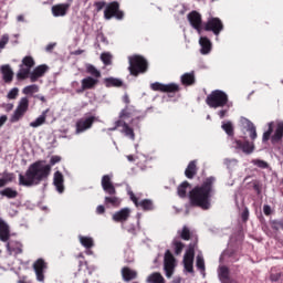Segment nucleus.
Masks as SVG:
<instances>
[{"instance_id":"1","label":"nucleus","mask_w":283,"mask_h":283,"mask_svg":"<svg viewBox=\"0 0 283 283\" xmlns=\"http://www.w3.org/2000/svg\"><path fill=\"white\" fill-rule=\"evenodd\" d=\"M62 158L59 155L52 156L50 165H44L45 161L39 160L31 164L25 171V175H19V185L21 187H34L41 185L42 180H46L48 176L52 171V167L61 163Z\"/></svg>"},{"instance_id":"2","label":"nucleus","mask_w":283,"mask_h":283,"mask_svg":"<svg viewBox=\"0 0 283 283\" xmlns=\"http://www.w3.org/2000/svg\"><path fill=\"white\" fill-rule=\"evenodd\" d=\"M216 177H207L200 186H196L189 192L191 207H199L203 211L211 209V197L216 192L213 189Z\"/></svg>"},{"instance_id":"3","label":"nucleus","mask_w":283,"mask_h":283,"mask_svg":"<svg viewBox=\"0 0 283 283\" xmlns=\"http://www.w3.org/2000/svg\"><path fill=\"white\" fill-rule=\"evenodd\" d=\"M221 127H222L223 132H226V134H228V136L231 137L232 149H235L237 151H242L247 156H249V155L253 154V151H255L254 143H250L249 140L242 142L241 139L233 138L235 132L233 129V124L231 122H227V123L222 124Z\"/></svg>"},{"instance_id":"4","label":"nucleus","mask_w":283,"mask_h":283,"mask_svg":"<svg viewBox=\"0 0 283 283\" xmlns=\"http://www.w3.org/2000/svg\"><path fill=\"white\" fill-rule=\"evenodd\" d=\"M206 104L211 109L227 107L229 105V95L224 91L214 90L206 97Z\"/></svg>"},{"instance_id":"5","label":"nucleus","mask_w":283,"mask_h":283,"mask_svg":"<svg viewBox=\"0 0 283 283\" xmlns=\"http://www.w3.org/2000/svg\"><path fill=\"white\" fill-rule=\"evenodd\" d=\"M128 72L130 76H140L149 70V63L143 55H132L128 57Z\"/></svg>"},{"instance_id":"6","label":"nucleus","mask_w":283,"mask_h":283,"mask_svg":"<svg viewBox=\"0 0 283 283\" xmlns=\"http://www.w3.org/2000/svg\"><path fill=\"white\" fill-rule=\"evenodd\" d=\"M36 65L34 57L31 55H27L22 59L21 64L19 65V71L17 72V78L19 81H25L30 78V74H32V67Z\"/></svg>"},{"instance_id":"7","label":"nucleus","mask_w":283,"mask_h":283,"mask_svg":"<svg viewBox=\"0 0 283 283\" xmlns=\"http://www.w3.org/2000/svg\"><path fill=\"white\" fill-rule=\"evenodd\" d=\"M124 17L125 12L120 11V3H118V1L108 3L104 10V19H106V21L114 18L120 21Z\"/></svg>"},{"instance_id":"8","label":"nucleus","mask_w":283,"mask_h":283,"mask_svg":"<svg viewBox=\"0 0 283 283\" xmlns=\"http://www.w3.org/2000/svg\"><path fill=\"white\" fill-rule=\"evenodd\" d=\"M28 109H30V99L28 97H22L11 116V123H19V120L28 114Z\"/></svg>"},{"instance_id":"9","label":"nucleus","mask_w":283,"mask_h":283,"mask_svg":"<svg viewBox=\"0 0 283 283\" xmlns=\"http://www.w3.org/2000/svg\"><path fill=\"white\" fill-rule=\"evenodd\" d=\"M203 30L206 32H212L214 36H220V32L224 30V24L220 18H210L205 24Z\"/></svg>"},{"instance_id":"10","label":"nucleus","mask_w":283,"mask_h":283,"mask_svg":"<svg viewBox=\"0 0 283 283\" xmlns=\"http://www.w3.org/2000/svg\"><path fill=\"white\" fill-rule=\"evenodd\" d=\"M150 88L153 92H161L163 94H177V92H180V85L176 83L163 84L155 82L150 84Z\"/></svg>"},{"instance_id":"11","label":"nucleus","mask_w":283,"mask_h":283,"mask_svg":"<svg viewBox=\"0 0 283 283\" xmlns=\"http://www.w3.org/2000/svg\"><path fill=\"white\" fill-rule=\"evenodd\" d=\"M164 271L166 273V277H171L174 272L176 271V258L171 253L170 250L165 252L164 256Z\"/></svg>"},{"instance_id":"12","label":"nucleus","mask_w":283,"mask_h":283,"mask_svg":"<svg viewBox=\"0 0 283 283\" xmlns=\"http://www.w3.org/2000/svg\"><path fill=\"white\" fill-rule=\"evenodd\" d=\"M119 127H122V129L119 130L120 134H124V136H126V138H129L130 140H136V133H134V128L123 119L116 120L115 127L111 130L115 132V129H118Z\"/></svg>"},{"instance_id":"13","label":"nucleus","mask_w":283,"mask_h":283,"mask_svg":"<svg viewBox=\"0 0 283 283\" xmlns=\"http://www.w3.org/2000/svg\"><path fill=\"white\" fill-rule=\"evenodd\" d=\"M94 123H96V116L80 118L75 124V134H83V132L92 129Z\"/></svg>"},{"instance_id":"14","label":"nucleus","mask_w":283,"mask_h":283,"mask_svg":"<svg viewBox=\"0 0 283 283\" xmlns=\"http://www.w3.org/2000/svg\"><path fill=\"white\" fill-rule=\"evenodd\" d=\"M128 196L137 209H142L143 211H154V201L151 199H143L142 201H138L133 191H129Z\"/></svg>"},{"instance_id":"15","label":"nucleus","mask_w":283,"mask_h":283,"mask_svg":"<svg viewBox=\"0 0 283 283\" xmlns=\"http://www.w3.org/2000/svg\"><path fill=\"white\" fill-rule=\"evenodd\" d=\"M45 269H48V263H45V260L43 259H38L33 263V270L38 282H45Z\"/></svg>"},{"instance_id":"16","label":"nucleus","mask_w":283,"mask_h":283,"mask_svg":"<svg viewBox=\"0 0 283 283\" xmlns=\"http://www.w3.org/2000/svg\"><path fill=\"white\" fill-rule=\"evenodd\" d=\"M188 21L190 25L197 30V32L200 34L202 32L203 27H202V15L198 11H191L188 14Z\"/></svg>"},{"instance_id":"17","label":"nucleus","mask_w":283,"mask_h":283,"mask_svg":"<svg viewBox=\"0 0 283 283\" xmlns=\"http://www.w3.org/2000/svg\"><path fill=\"white\" fill-rule=\"evenodd\" d=\"M96 85H98V80L93 76H87L81 81V88H78L76 92L77 94H83V92H86V90H94Z\"/></svg>"},{"instance_id":"18","label":"nucleus","mask_w":283,"mask_h":283,"mask_svg":"<svg viewBox=\"0 0 283 283\" xmlns=\"http://www.w3.org/2000/svg\"><path fill=\"white\" fill-rule=\"evenodd\" d=\"M102 189L105 193H108V196H116V187H114V182H112V176L104 175L102 177Z\"/></svg>"},{"instance_id":"19","label":"nucleus","mask_w":283,"mask_h":283,"mask_svg":"<svg viewBox=\"0 0 283 283\" xmlns=\"http://www.w3.org/2000/svg\"><path fill=\"white\" fill-rule=\"evenodd\" d=\"M132 216V209L129 208H123L118 211H116L113 216H112V220L114 222H120L122 224L124 222H127L129 220V217Z\"/></svg>"},{"instance_id":"20","label":"nucleus","mask_w":283,"mask_h":283,"mask_svg":"<svg viewBox=\"0 0 283 283\" xmlns=\"http://www.w3.org/2000/svg\"><path fill=\"white\" fill-rule=\"evenodd\" d=\"M0 72L2 74V81L7 84L10 85L12 81H14V71H12V67L10 64H4L0 67Z\"/></svg>"},{"instance_id":"21","label":"nucleus","mask_w":283,"mask_h":283,"mask_svg":"<svg viewBox=\"0 0 283 283\" xmlns=\"http://www.w3.org/2000/svg\"><path fill=\"white\" fill-rule=\"evenodd\" d=\"M49 67L45 64H41L36 66L30 74V81L31 83H36L39 78L45 75V72H48Z\"/></svg>"},{"instance_id":"22","label":"nucleus","mask_w":283,"mask_h":283,"mask_svg":"<svg viewBox=\"0 0 283 283\" xmlns=\"http://www.w3.org/2000/svg\"><path fill=\"white\" fill-rule=\"evenodd\" d=\"M196 258V243H189L188 249L184 255V264H193Z\"/></svg>"},{"instance_id":"23","label":"nucleus","mask_w":283,"mask_h":283,"mask_svg":"<svg viewBox=\"0 0 283 283\" xmlns=\"http://www.w3.org/2000/svg\"><path fill=\"white\" fill-rule=\"evenodd\" d=\"M197 174H198V160H191L185 170V176L189 180H193Z\"/></svg>"},{"instance_id":"24","label":"nucleus","mask_w":283,"mask_h":283,"mask_svg":"<svg viewBox=\"0 0 283 283\" xmlns=\"http://www.w3.org/2000/svg\"><path fill=\"white\" fill-rule=\"evenodd\" d=\"M67 10H70V3L55 4L51 9L53 17H65Z\"/></svg>"},{"instance_id":"25","label":"nucleus","mask_w":283,"mask_h":283,"mask_svg":"<svg viewBox=\"0 0 283 283\" xmlns=\"http://www.w3.org/2000/svg\"><path fill=\"white\" fill-rule=\"evenodd\" d=\"M282 138H283V122H279L276 124L274 134L271 136L272 145H277V143H282Z\"/></svg>"},{"instance_id":"26","label":"nucleus","mask_w":283,"mask_h":283,"mask_svg":"<svg viewBox=\"0 0 283 283\" xmlns=\"http://www.w3.org/2000/svg\"><path fill=\"white\" fill-rule=\"evenodd\" d=\"M138 115V111L134 106H126L119 113V120H127V118H134Z\"/></svg>"},{"instance_id":"27","label":"nucleus","mask_w":283,"mask_h":283,"mask_svg":"<svg viewBox=\"0 0 283 283\" xmlns=\"http://www.w3.org/2000/svg\"><path fill=\"white\" fill-rule=\"evenodd\" d=\"M241 123L243 125H245L247 132H249V134H250V139L252 140L250 143H253V140H255V138H258V130L255 129V125L252 124L251 120H249L244 117L241 119Z\"/></svg>"},{"instance_id":"28","label":"nucleus","mask_w":283,"mask_h":283,"mask_svg":"<svg viewBox=\"0 0 283 283\" xmlns=\"http://www.w3.org/2000/svg\"><path fill=\"white\" fill-rule=\"evenodd\" d=\"M0 240L1 242H8L10 240V226L0 218Z\"/></svg>"},{"instance_id":"29","label":"nucleus","mask_w":283,"mask_h":283,"mask_svg":"<svg viewBox=\"0 0 283 283\" xmlns=\"http://www.w3.org/2000/svg\"><path fill=\"white\" fill-rule=\"evenodd\" d=\"M122 277L124 282H132V280H136V277H138V272L128 266H124L122 269Z\"/></svg>"},{"instance_id":"30","label":"nucleus","mask_w":283,"mask_h":283,"mask_svg":"<svg viewBox=\"0 0 283 283\" xmlns=\"http://www.w3.org/2000/svg\"><path fill=\"white\" fill-rule=\"evenodd\" d=\"M64 178L61 171H55L53 177V185H55L59 193H63L65 191V187L63 186Z\"/></svg>"},{"instance_id":"31","label":"nucleus","mask_w":283,"mask_h":283,"mask_svg":"<svg viewBox=\"0 0 283 283\" xmlns=\"http://www.w3.org/2000/svg\"><path fill=\"white\" fill-rule=\"evenodd\" d=\"M199 45L201 46V54H209L211 52V48H213V44H211V40L207 36H201L199 39Z\"/></svg>"},{"instance_id":"32","label":"nucleus","mask_w":283,"mask_h":283,"mask_svg":"<svg viewBox=\"0 0 283 283\" xmlns=\"http://www.w3.org/2000/svg\"><path fill=\"white\" fill-rule=\"evenodd\" d=\"M181 85H186L187 87L196 84V74L193 72L191 73H185L180 77Z\"/></svg>"},{"instance_id":"33","label":"nucleus","mask_w":283,"mask_h":283,"mask_svg":"<svg viewBox=\"0 0 283 283\" xmlns=\"http://www.w3.org/2000/svg\"><path fill=\"white\" fill-rule=\"evenodd\" d=\"M50 108H46L34 122L30 123V127L36 128L41 127V125H45V120L48 118Z\"/></svg>"},{"instance_id":"34","label":"nucleus","mask_w":283,"mask_h":283,"mask_svg":"<svg viewBox=\"0 0 283 283\" xmlns=\"http://www.w3.org/2000/svg\"><path fill=\"white\" fill-rule=\"evenodd\" d=\"M229 268L222 265L219 268V280L221 283H231V279L229 277Z\"/></svg>"},{"instance_id":"35","label":"nucleus","mask_w":283,"mask_h":283,"mask_svg":"<svg viewBox=\"0 0 283 283\" xmlns=\"http://www.w3.org/2000/svg\"><path fill=\"white\" fill-rule=\"evenodd\" d=\"M104 198V205L107 207H120V199L114 195Z\"/></svg>"},{"instance_id":"36","label":"nucleus","mask_w":283,"mask_h":283,"mask_svg":"<svg viewBox=\"0 0 283 283\" xmlns=\"http://www.w3.org/2000/svg\"><path fill=\"white\" fill-rule=\"evenodd\" d=\"M146 282L148 283H165V277L160 272H154L150 275H148Z\"/></svg>"},{"instance_id":"37","label":"nucleus","mask_w":283,"mask_h":283,"mask_svg":"<svg viewBox=\"0 0 283 283\" xmlns=\"http://www.w3.org/2000/svg\"><path fill=\"white\" fill-rule=\"evenodd\" d=\"M106 87H123V81L116 77H106L104 80Z\"/></svg>"},{"instance_id":"38","label":"nucleus","mask_w":283,"mask_h":283,"mask_svg":"<svg viewBox=\"0 0 283 283\" xmlns=\"http://www.w3.org/2000/svg\"><path fill=\"white\" fill-rule=\"evenodd\" d=\"M0 196H3L4 198H9L10 200H12L19 196V191L8 187L0 191Z\"/></svg>"},{"instance_id":"39","label":"nucleus","mask_w":283,"mask_h":283,"mask_svg":"<svg viewBox=\"0 0 283 283\" xmlns=\"http://www.w3.org/2000/svg\"><path fill=\"white\" fill-rule=\"evenodd\" d=\"M189 187H191V185L189 184V181H182L178 188H177V193L179 196V198H187V189H189Z\"/></svg>"},{"instance_id":"40","label":"nucleus","mask_w":283,"mask_h":283,"mask_svg":"<svg viewBox=\"0 0 283 283\" xmlns=\"http://www.w3.org/2000/svg\"><path fill=\"white\" fill-rule=\"evenodd\" d=\"M78 239L82 247H84L85 249H92V247H94V239H92V237L80 235Z\"/></svg>"},{"instance_id":"41","label":"nucleus","mask_w":283,"mask_h":283,"mask_svg":"<svg viewBox=\"0 0 283 283\" xmlns=\"http://www.w3.org/2000/svg\"><path fill=\"white\" fill-rule=\"evenodd\" d=\"M87 74H91L93 78L99 80L101 78V71H98L94 65L88 64L86 66Z\"/></svg>"},{"instance_id":"42","label":"nucleus","mask_w":283,"mask_h":283,"mask_svg":"<svg viewBox=\"0 0 283 283\" xmlns=\"http://www.w3.org/2000/svg\"><path fill=\"white\" fill-rule=\"evenodd\" d=\"M172 247L175 248V255H180V253H182V249H185V243L175 239L172 241Z\"/></svg>"},{"instance_id":"43","label":"nucleus","mask_w":283,"mask_h":283,"mask_svg":"<svg viewBox=\"0 0 283 283\" xmlns=\"http://www.w3.org/2000/svg\"><path fill=\"white\" fill-rule=\"evenodd\" d=\"M181 240L189 241L191 240V231L187 226H185L180 232Z\"/></svg>"},{"instance_id":"44","label":"nucleus","mask_w":283,"mask_h":283,"mask_svg":"<svg viewBox=\"0 0 283 283\" xmlns=\"http://www.w3.org/2000/svg\"><path fill=\"white\" fill-rule=\"evenodd\" d=\"M252 165H254L255 167H259V169H269V163L262 159H253Z\"/></svg>"},{"instance_id":"45","label":"nucleus","mask_w":283,"mask_h":283,"mask_svg":"<svg viewBox=\"0 0 283 283\" xmlns=\"http://www.w3.org/2000/svg\"><path fill=\"white\" fill-rule=\"evenodd\" d=\"M36 92H39V85L36 84H33V85H29V86H25L23 88V94H36Z\"/></svg>"},{"instance_id":"46","label":"nucleus","mask_w":283,"mask_h":283,"mask_svg":"<svg viewBox=\"0 0 283 283\" xmlns=\"http://www.w3.org/2000/svg\"><path fill=\"white\" fill-rule=\"evenodd\" d=\"M271 134H273V122L269 124V129L263 133V143H266L271 139Z\"/></svg>"},{"instance_id":"47","label":"nucleus","mask_w":283,"mask_h":283,"mask_svg":"<svg viewBox=\"0 0 283 283\" xmlns=\"http://www.w3.org/2000/svg\"><path fill=\"white\" fill-rule=\"evenodd\" d=\"M101 61L104 65H112V55L109 53H102Z\"/></svg>"},{"instance_id":"48","label":"nucleus","mask_w":283,"mask_h":283,"mask_svg":"<svg viewBox=\"0 0 283 283\" xmlns=\"http://www.w3.org/2000/svg\"><path fill=\"white\" fill-rule=\"evenodd\" d=\"M14 172H6L2 180H4V187L8 185V182H13L14 181Z\"/></svg>"},{"instance_id":"49","label":"nucleus","mask_w":283,"mask_h":283,"mask_svg":"<svg viewBox=\"0 0 283 283\" xmlns=\"http://www.w3.org/2000/svg\"><path fill=\"white\" fill-rule=\"evenodd\" d=\"M10 42V35L3 34L0 39V50H4L6 45Z\"/></svg>"},{"instance_id":"50","label":"nucleus","mask_w":283,"mask_h":283,"mask_svg":"<svg viewBox=\"0 0 283 283\" xmlns=\"http://www.w3.org/2000/svg\"><path fill=\"white\" fill-rule=\"evenodd\" d=\"M196 266L199 271H205V259L202 256L197 255Z\"/></svg>"},{"instance_id":"51","label":"nucleus","mask_w":283,"mask_h":283,"mask_svg":"<svg viewBox=\"0 0 283 283\" xmlns=\"http://www.w3.org/2000/svg\"><path fill=\"white\" fill-rule=\"evenodd\" d=\"M19 96V90L17 87H13L7 95V98L10 101H14Z\"/></svg>"},{"instance_id":"52","label":"nucleus","mask_w":283,"mask_h":283,"mask_svg":"<svg viewBox=\"0 0 283 283\" xmlns=\"http://www.w3.org/2000/svg\"><path fill=\"white\" fill-rule=\"evenodd\" d=\"M223 165H226V167H235L238 159H224Z\"/></svg>"},{"instance_id":"53","label":"nucleus","mask_w":283,"mask_h":283,"mask_svg":"<svg viewBox=\"0 0 283 283\" xmlns=\"http://www.w3.org/2000/svg\"><path fill=\"white\" fill-rule=\"evenodd\" d=\"M95 8H96V12H101V10H103V8H105V6H107V2L105 1H96L94 3Z\"/></svg>"},{"instance_id":"54","label":"nucleus","mask_w":283,"mask_h":283,"mask_svg":"<svg viewBox=\"0 0 283 283\" xmlns=\"http://www.w3.org/2000/svg\"><path fill=\"white\" fill-rule=\"evenodd\" d=\"M184 266L188 273H193V263H184Z\"/></svg>"},{"instance_id":"55","label":"nucleus","mask_w":283,"mask_h":283,"mask_svg":"<svg viewBox=\"0 0 283 283\" xmlns=\"http://www.w3.org/2000/svg\"><path fill=\"white\" fill-rule=\"evenodd\" d=\"M253 189H254V191H256V193H259V195L262 193V187L260 186V182L254 181Z\"/></svg>"},{"instance_id":"56","label":"nucleus","mask_w":283,"mask_h":283,"mask_svg":"<svg viewBox=\"0 0 283 283\" xmlns=\"http://www.w3.org/2000/svg\"><path fill=\"white\" fill-rule=\"evenodd\" d=\"M263 213H264V216H271V213H272L271 206L264 205L263 206Z\"/></svg>"},{"instance_id":"57","label":"nucleus","mask_w":283,"mask_h":283,"mask_svg":"<svg viewBox=\"0 0 283 283\" xmlns=\"http://www.w3.org/2000/svg\"><path fill=\"white\" fill-rule=\"evenodd\" d=\"M227 114H229V108L220 109V111L218 112V116H219L220 118H224V116H227Z\"/></svg>"},{"instance_id":"58","label":"nucleus","mask_w":283,"mask_h":283,"mask_svg":"<svg viewBox=\"0 0 283 283\" xmlns=\"http://www.w3.org/2000/svg\"><path fill=\"white\" fill-rule=\"evenodd\" d=\"M241 218L243 222H247V220H249V209L243 210Z\"/></svg>"},{"instance_id":"59","label":"nucleus","mask_w":283,"mask_h":283,"mask_svg":"<svg viewBox=\"0 0 283 283\" xmlns=\"http://www.w3.org/2000/svg\"><path fill=\"white\" fill-rule=\"evenodd\" d=\"M96 213L103 216V213H105V206H97Z\"/></svg>"},{"instance_id":"60","label":"nucleus","mask_w":283,"mask_h":283,"mask_svg":"<svg viewBox=\"0 0 283 283\" xmlns=\"http://www.w3.org/2000/svg\"><path fill=\"white\" fill-rule=\"evenodd\" d=\"M280 226H282V222H279V221H272V229L274 231H279L280 230Z\"/></svg>"},{"instance_id":"61","label":"nucleus","mask_w":283,"mask_h":283,"mask_svg":"<svg viewBox=\"0 0 283 283\" xmlns=\"http://www.w3.org/2000/svg\"><path fill=\"white\" fill-rule=\"evenodd\" d=\"M280 277H282V275L281 274H271L270 275V280L272 281V282H277V280H280Z\"/></svg>"},{"instance_id":"62","label":"nucleus","mask_w":283,"mask_h":283,"mask_svg":"<svg viewBox=\"0 0 283 283\" xmlns=\"http://www.w3.org/2000/svg\"><path fill=\"white\" fill-rule=\"evenodd\" d=\"M7 120H8V116L6 115L0 116V127H3Z\"/></svg>"},{"instance_id":"63","label":"nucleus","mask_w":283,"mask_h":283,"mask_svg":"<svg viewBox=\"0 0 283 283\" xmlns=\"http://www.w3.org/2000/svg\"><path fill=\"white\" fill-rule=\"evenodd\" d=\"M140 120H143V116H136V118H133L130 123L134 125L136 123H140Z\"/></svg>"},{"instance_id":"64","label":"nucleus","mask_w":283,"mask_h":283,"mask_svg":"<svg viewBox=\"0 0 283 283\" xmlns=\"http://www.w3.org/2000/svg\"><path fill=\"white\" fill-rule=\"evenodd\" d=\"M126 158L129 163H136V157H134V155H128Z\"/></svg>"}]
</instances>
